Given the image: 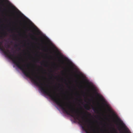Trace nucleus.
<instances>
[{"label": "nucleus", "mask_w": 133, "mask_h": 133, "mask_svg": "<svg viewBox=\"0 0 133 133\" xmlns=\"http://www.w3.org/2000/svg\"><path fill=\"white\" fill-rule=\"evenodd\" d=\"M3 42H0V50L4 54L7 56L8 57L12 60L13 63L16 66L22 70L23 73L27 77H29L33 81L34 83L40 89L41 91L43 92L44 94L46 95H52V94L51 91L45 87H44V85L46 87H50L48 84H43L42 83L39 76L34 75L33 73L31 74L29 68L27 69L25 68V64L21 65V62L19 59V61H17L16 58H18L15 56L14 54H11L9 50L7 49L5 50L3 46L2 45Z\"/></svg>", "instance_id": "1"}, {"label": "nucleus", "mask_w": 133, "mask_h": 133, "mask_svg": "<svg viewBox=\"0 0 133 133\" xmlns=\"http://www.w3.org/2000/svg\"><path fill=\"white\" fill-rule=\"evenodd\" d=\"M111 112L112 114V115L113 116H114L117 121L119 122L121 125L123 126H124L125 125L123 123V121L120 119L119 117H118L115 113L111 111Z\"/></svg>", "instance_id": "2"}, {"label": "nucleus", "mask_w": 133, "mask_h": 133, "mask_svg": "<svg viewBox=\"0 0 133 133\" xmlns=\"http://www.w3.org/2000/svg\"><path fill=\"white\" fill-rule=\"evenodd\" d=\"M92 109L94 111H95V110H96V108L94 107H92Z\"/></svg>", "instance_id": "3"}, {"label": "nucleus", "mask_w": 133, "mask_h": 133, "mask_svg": "<svg viewBox=\"0 0 133 133\" xmlns=\"http://www.w3.org/2000/svg\"><path fill=\"white\" fill-rule=\"evenodd\" d=\"M64 59L65 61H67V60L68 59V58L66 57H64Z\"/></svg>", "instance_id": "4"}, {"label": "nucleus", "mask_w": 133, "mask_h": 133, "mask_svg": "<svg viewBox=\"0 0 133 133\" xmlns=\"http://www.w3.org/2000/svg\"><path fill=\"white\" fill-rule=\"evenodd\" d=\"M85 109H87V110H89V106H88V108H85Z\"/></svg>", "instance_id": "5"}, {"label": "nucleus", "mask_w": 133, "mask_h": 133, "mask_svg": "<svg viewBox=\"0 0 133 133\" xmlns=\"http://www.w3.org/2000/svg\"><path fill=\"white\" fill-rule=\"evenodd\" d=\"M99 97L101 98V99H103V98H101V96H98Z\"/></svg>", "instance_id": "6"}, {"label": "nucleus", "mask_w": 133, "mask_h": 133, "mask_svg": "<svg viewBox=\"0 0 133 133\" xmlns=\"http://www.w3.org/2000/svg\"><path fill=\"white\" fill-rule=\"evenodd\" d=\"M6 34V32H4V33H3V35H5Z\"/></svg>", "instance_id": "7"}, {"label": "nucleus", "mask_w": 133, "mask_h": 133, "mask_svg": "<svg viewBox=\"0 0 133 133\" xmlns=\"http://www.w3.org/2000/svg\"><path fill=\"white\" fill-rule=\"evenodd\" d=\"M29 64H28L27 65V66H26L28 67V66H29Z\"/></svg>", "instance_id": "8"}, {"label": "nucleus", "mask_w": 133, "mask_h": 133, "mask_svg": "<svg viewBox=\"0 0 133 133\" xmlns=\"http://www.w3.org/2000/svg\"><path fill=\"white\" fill-rule=\"evenodd\" d=\"M18 46V45H15V46H16V47H17Z\"/></svg>", "instance_id": "9"}, {"label": "nucleus", "mask_w": 133, "mask_h": 133, "mask_svg": "<svg viewBox=\"0 0 133 133\" xmlns=\"http://www.w3.org/2000/svg\"><path fill=\"white\" fill-rule=\"evenodd\" d=\"M8 48H9V47H10V46H9V45H8Z\"/></svg>", "instance_id": "10"}, {"label": "nucleus", "mask_w": 133, "mask_h": 133, "mask_svg": "<svg viewBox=\"0 0 133 133\" xmlns=\"http://www.w3.org/2000/svg\"><path fill=\"white\" fill-rule=\"evenodd\" d=\"M62 63H64V62L63 61H62Z\"/></svg>", "instance_id": "11"}, {"label": "nucleus", "mask_w": 133, "mask_h": 133, "mask_svg": "<svg viewBox=\"0 0 133 133\" xmlns=\"http://www.w3.org/2000/svg\"><path fill=\"white\" fill-rule=\"evenodd\" d=\"M58 85L60 86H61V85L60 84H59Z\"/></svg>", "instance_id": "12"}, {"label": "nucleus", "mask_w": 133, "mask_h": 133, "mask_svg": "<svg viewBox=\"0 0 133 133\" xmlns=\"http://www.w3.org/2000/svg\"><path fill=\"white\" fill-rule=\"evenodd\" d=\"M35 37L36 39H37V38L36 37Z\"/></svg>", "instance_id": "13"}, {"label": "nucleus", "mask_w": 133, "mask_h": 133, "mask_svg": "<svg viewBox=\"0 0 133 133\" xmlns=\"http://www.w3.org/2000/svg\"><path fill=\"white\" fill-rule=\"evenodd\" d=\"M4 10H6V9L5 8H4Z\"/></svg>", "instance_id": "14"}, {"label": "nucleus", "mask_w": 133, "mask_h": 133, "mask_svg": "<svg viewBox=\"0 0 133 133\" xmlns=\"http://www.w3.org/2000/svg\"><path fill=\"white\" fill-rule=\"evenodd\" d=\"M88 83V84H89V83Z\"/></svg>", "instance_id": "15"}, {"label": "nucleus", "mask_w": 133, "mask_h": 133, "mask_svg": "<svg viewBox=\"0 0 133 133\" xmlns=\"http://www.w3.org/2000/svg\"><path fill=\"white\" fill-rule=\"evenodd\" d=\"M19 49H20V48H19Z\"/></svg>", "instance_id": "16"}, {"label": "nucleus", "mask_w": 133, "mask_h": 133, "mask_svg": "<svg viewBox=\"0 0 133 133\" xmlns=\"http://www.w3.org/2000/svg\"><path fill=\"white\" fill-rule=\"evenodd\" d=\"M26 30H27V31H29L28 30H27V29H26Z\"/></svg>", "instance_id": "17"}, {"label": "nucleus", "mask_w": 133, "mask_h": 133, "mask_svg": "<svg viewBox=\"0 0 133 133\" xmlns=\"http://www.w3.org/2000/svg\"><path fill=\"white\" fill-rule=\"evenodd\" d=\"M26 30H27V31H29L28 30H27V29H26Z\"/></svg>", "instance_id": "18"}]
</instances>
